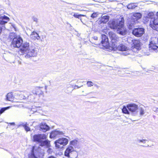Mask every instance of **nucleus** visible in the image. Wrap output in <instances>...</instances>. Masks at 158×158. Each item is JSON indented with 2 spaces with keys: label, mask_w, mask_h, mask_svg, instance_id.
<instances>
[{
  "label": "nucleus",
  "mask_w": 158,
  "mask_h": 158,
  "mask_svg": "<svg viewBox=\"0 0 158 158\" xmlns=\"http://www.w3.org/2000/svg\"><path fill=\"white\" fill-rule=\"evenodd\" d=\"M33 20L35 22H37L38 21V19L37 18H34L33 19Z\"/></svg>",
  "instance_id": "a19ab883"
},
{
  "label": "nucleus",
  "mask_w": 158,
  "mask_h": 158,
  "mask_svg": "<svg viewBox=\"0 0 158 158\" xmlns=\"http://www.w3.org/2000/svg\"><path fill=\"white\" fill-rule=\"evenodd\" d=\"M48 158H56L53 156H50Z\"/></svg>",
  "instance_id": "c03bdc74"
},
{
  "label": "nucleus",
  "mask_w": 158,
  "mask_h": 158,
  "mask_svg": "<svg viewBox=\"0 0 158 158\" xmlns=\"http://www.w3.org/2000/svg\"><path fill=\"white\" fill-rule=\"evenodd\" d=\"M25 130L27 131H30V128L28 127L27 126L26 124H24L23 125Z\"/></svg>",
  "instance_id": "e433bc0d"
},
{
  "label": "nucleus",
  "mask_w": 158,
  "mask_h": 158,
  "mask_svg": "<svg viewBox=\"0 0 158 158\" xmlns=\"http://www.w3.org/2000/svg\"><path fill=\"white\" fill-rule=\"evenodd\" d=\"M42 88L36 87L33 90V93L36 95H41L43 94V92L42 90Z\"/></svg>",
  "instance_id": "4be33fe9"
},
{
  "label": "nucleus",
  "mask_w": 158,
  "mask_h": 158,
  "mask_svg": "<svg viewBox=\"0 0 158 158\" xmlns=\"http://www.w3.org/2000/svg\"><path fill=\"white\" fill-rule=\"evenodd\" d=\"M122 110L124 114H130L129 112L127 109V107L125 106L123 107V109H122Z\"/></svg>",
  "instance_id": "7c9ffc66"
},
{
  "label": "nucleus",
  "mask_w": 158,
  "mask_h": 158,
  "mask_svg": "<svg viewBox=\"0 0 158 158\" xmlns=\"http://www.w3.org/2000/svg\"><path fill=\"white\" fill-rule=\"evenodd\" d=\"M95 86L97 88H98L99 87V86H98V85H95Z\"/></svg>",
  "instance_id": "49530a36"
},
{
  "label": "nucleus",
  "mask_w": 158,
  "mask_h": 158,
  "mask_svg": "<svg viewBox=\"0 0 158 158\" xmlns=\"http://www.w3.org/2000/svg\"><path fill=\"white\" fill-rule=\"evenodd\" d=\"M40 130L44 132H46L49 130L50 129L49 127L44 123H41L40 125Z\"/></svg>",
  "instance_id": "2eb2a0df"
},
{
  "label": "nucleus",
  "mask_w": 158,
  "mask_h": 158,
  "mask_svg": "<svg viewBox=\"0 0 158 158\" xmlns=\"http://www.w3.org/2000/svg\"><path fill=\"white\" fill-rule=\"evenodd\" d=\"M150 26L153 29L158 31V19L155 17L151 18Z\"/></svg>",
  "instance_id": "1a4fd4ad"
},
{
  "label": "nucleus",
  "mask_w": 158,
  "mask_h": 158,
  "mask_svg": "<svg viewBox=\"0 0 158 158\" xmlns=\"http://www.w3.org/2000/svg\"><path fill=\"white\" fill-rule=\"evenodd\" d=\"M142 17V14L138 12H136L133 14L131 17L132 20H133L134 22H136L137 20L140 19Z\"/></svg>",
  "instance_id": "f3484780"
},
{
  "label": "nucleus",
  "mask_w": 158,
  "mask_h": 158,
  "mask_svg": "<svg viewBox=\"0 0 158 158\" xmlns=\"http://www.w3.org/2000/svg\"><path fill=\"white\" fill-rule=\"evenodd\" d=\"M3 10H0V24L5 25L10 20L9 17L3 14Z\"/></svg>",
  "instance_id": "9d476101"
},
{
  "label": "nucleus",
  "mask_w": 158,
  "mask_h": 158,
  "mask_svg": "<svg viewBox=\"0 0 158 158\" xmlns=\"http://www.w3.org/2000/svg\"><path fill=\"white\" fill-rule=\"evenodd\" d=\"M47 138L45 134H39L34 135L32 139L34 142L40 143V146L49 148L50 146V142L48 140H46Z\"/></svg>",
  "instance_id": "f03ea898"
},
{
  "label": "nucleus",
  "mask_w": 158,
  "mask_h": 158,
  "mask_svg": "<svg viewBox=\"0 0 158 158\" xmlns=\"http://www.w3.org/2000/svg\"><path fill=\"white\" fill-rule=\"evenodd\" d=\"M112 50L114 51H116L118 50L122 51H126L127 50V48L124 45L120 44L117 46V45L114 43V45H112Z\"/></svg>",
  "instance_id": "9b49d317"
},
{
  "label": "nucleus",
  "mask_w": 158,
  "mask_h": 158,
  "mask_svg": "<svg viewBox=\"0 0 158 158\" xmlns=\"http://www.w3.org/2000/svg\"><path fill=\"white\" fill-rule=\"evenodd\" d=\"M127 107L129 111L132 113H136L138 109V106L135 103H131L127 105Z\"/></svg>",
  "instance_id": "f8f14e48"
},
{
  "label": "nucleus",
  "mask_w": 158,
  "mask_h": 158,
  "mask_svg": "<svg viewBox=\"0 0 158 158\" xmlns=\"http://www.w3.org/2000/svg\"><path fill=\"white\" fill-rule=\"evenodd\" d=\"M137 3H131L127 6V8L129 9H133L137 7Z\"/></svg>",
  "instance_id": "393cba45"
},
{
  "label": "nucleus",
  "mask_w": 158,
  "mask_h": 158,
  "mask_svg": "<svg viewBox=\"0 0 158 158\" xmlns=\"http://www.w3.org/2000/svg\"><path fill=\"white\" fill-rule=\"evenodd\" d=\"M136 22H134V21H132V22H128L127 26L129 29H131L134 27V25Z\"/></svg>",
  "instance_id": "cd10ccee"
},
{
  "label": "nucleus",
  "mask_w": 158,
  "mask_h": 158,
  "mask_svg": "<svg viewBox=\"0 0 158 158\" xmlns=\"http://www.w3.org/2000/svg\"><path fill=\"white\" fill-rule=\"evenodd\" d=\"M63 134V132L58 130H56L52 131L51 133L50 137V138H54L58 137L60 135Z\"/></svg>",
  "instance_id": "dca6fc26"
},
{
  "label": "nucleus",
  "mask_w": 158,
  "mask_h": 158,
  "mask_svg": "<svg viewBox=\"0 0 158 158\" xmlns=\"http://www.w3.org/2000/svg\"><path fill=\"white\" fill-rule=\"evenodd\" d=\"M82 93H84V91H83V90L82 91Z\"/></svg>",
  "instance_id": "09e8293b"
},
{
  "label": "nucleus",
  "mask_w": 158,
  "mask_h": 158,
  "mask_svg": "<svg viewBox=\"0 0 158 158\" xmlns=\"http://www.w3.org/2000/svg\"><path fill=\"white\" fill-rule=\"evenodd\" d=\"M64 155L67 157L71 156L72 158H76L78 155L75 148L69 145L65 151Z\"/></svg>",
  "instance_id": "39448f33"
},
{
  "label": "nucleus",
  "mask_w": 158,
  "mask_h": 158,
  "mask_svg": "<svg viewBox=\"0 0 158 158\" xmlns=\"http://www.w3.org/2000/svg\"><path fill=\"white\" fill-rule=\"evenodd\" d=\"M86 15H83L81 14H77L76 13H74L73 16L76 18L79 19L80 17L81 16H85Z\"/></svg>",
  "instance_id": "72a5a7b5"
},
{
  "label": "nucleus",
  "mask_w": 158,
  "mask_h": 158,
  "mask_svg": "<svg viewBox=\"0 0 158 158\" xmlns=\"http://www.w3.org/2000/svg\"><path fill=\"white\" fill-rule=\"evenodd\" d=\"M40 148L39 147L34 146L30 154H29V158H43L44 156L43 152H40Z\"/></svg>",
  "instance_id": "7ed1b4c3"
},
{
  "label": "nucleus",
  "mask_w": 158,
  "mask_h": 158,
  "mask_svg": "<svg viewBox=\"0 0 158 158\" xmlns=\"http://www.w3.org/2000/svg\"><path fill=\"white\" fill-rule=\"evenodd\" d=\"M31 38L33 40L37 39L39 40L40 39V37L38 33L35 31H33L30 35Z\"/></svg>",
  "instance_id": "5701e85b"
},
{
  "label": "nucleus",
  "mask_w": 158,
  "mask_h": 158,
  "mask_svg": "<svg viewBox=\"0 0 158 158\" xmlns=\"http://www.w3.org/2000/svg\"><path fill=\"white\" fill-rule=\"evenodd\" d=\"M147 13L145 14L144 15L145 17L150 18V19H151V18H152V17L154 16V14L153 12H150L149 13L147 12Z\"/></svg>",
  "instance_id": "c85d7f7f"
},
{
  "label": "nucleus",
  "mask_w": 158,
  "mask_h": 158,
  "mask_svg": "<svg viewBox=\"0 0 158 158\" xmlns=\"http://www.w3.org/2000/svg\"><path fill=\"white\" fill-rule=\"evenodd\" d=\"M99 15L98 12H94L91 15V17L93 19L97 17Z\"/></svg>",
  "instance_id": "473e14b6"
},
{
  "label": "nucleus",
  "mask_w": 158,
  "mask_h": 158,
  "mask_svg": "<svg viewBox=\"0 0 158 158\" xmlns=\"http://www.w3.org/2000/svg\"><path fill=\"white\" fill-rule=\"evenodd\" d=\"M150 50H153L156 52L158 51V47L156 45L155 42L151 41L150 42L149 44Z\"/></svg>",
  "instance_id": "aec40b11"
},
{
  "label": "nucleus",
  "mask_w": 158,
  "mask_h": 158,
  "mask_svg": "<svg viewBox=\"0 0 158 158\" xmlns=\"http://www.w3.org/2000/svg\"><path fill=\"white\" fill-rule=\"evenodd\" d=\"M30 45L27 42L24 43L22 46V48L21 49V50L22 52L25 53L29 49Z\"/></svg>",
  "instance_id": "6ab92c4d"
},
{
  "label": "nucleus",
  "mask_w": 158,
  "mask_h": 158,
  "mask_svg": "<svg viewBox=\"0 0 158 158\" xmlns=\"http://www.w3.org/2000/svg\"><path fill=\"white\" fill-rule=\"evenodd\" d=\"M93 38L95 40H98V37L96 36H94Z\"/></svg>",
  "instance_id": "ea45409f"
},
{
  "label": "nucleus",
  "mask_w": 158,
  "mask_h": 158,
  "mask_svg": "<svg viewBox=\"0 0 158 158\" xmlns=\"http://www.w3.org/2000/svg\"><path fill=\"white\" fill-rule=\"evenodd\" d=\"M78 142L76 140H74L71 141L69 144V145L73 147L74 148H77L78 146Z\"/></svg>",
  "instance_id": "b1692460"
},
{
  "label": "nucleus",
  "mask_w": 158,
  "mask_h": 158,
  "mask_svg": "<svg viewBox=\"0 0 158 158\" xmlns=\"http://www.w3.org/2000/svg\"><path fill=\"white\" fill-rule=\"evenodd\" d=\"M68 141L67 139L62 138L55 141V143L56 147L58 148H62L63 146L67 144Z\"/></svg>",
  "instance_id": "0eeeda50"
},
{
  "label": "nucleus",
  "mask_w": 158,
  "mask_h": 158,
  "mask_svg": "<svg viewBox=\"0 0 158 158\" xmlns=\"http://www.w3.org/2000/svg\"><path fill=\"white\" fill-rule=\"evenodd\" d=\"M137 141L138 143H141L143 144H144L146 143H148V141L147 139H138Z\"/></svg>",
  "instance_id": "bb28decb"
},
{
  "label": "nucleus",
  "mask_w": 158,
  "mask_h": 158,
  "mask_svg": "<svg viewBox=\"0 0 158 158\" xmlns=\"http://www.w3.org/2000/svg\"><path fill=\"white\" fill-rule=\"evenodd\" d=\"M134 46V49H136L137 50H139L140 49V47L141 45V43L139 40H134L132 41Z\"/></svg>",
  "instance_id": "412c9836"
},
{
  "label": "nucleus",
  "mask_w": 158,
  "mask_h": 158,
  "mask_svg": "<svg viewBox=\"0 0 158 158\" xmlns=\"http://www.w3.org/2000/svg\"><path fill=\"white\" fill-rule=\"evenodd\" d=\"M102 40L100 43H99L96 44L97 45H100V44H102L103 46L105 47L108 44V39L106 36L105 35H102Z\"/></svg>",
  "instance_id": "ddd939ff"
},
{
  "label": "nucleus",
  "mask_w": 158,
  "mask_h": 158,
  "mask_svg": "<svg viewBox=\"0 0 158 158\" xmlns=\"http://www.w3.org/2000/svg\"><path fill=\"white\" fill-rule=\"evenodd\" d=\"M6 99L9 101H12L13 100L14 97L12 92L8 93L6 96Z\"/></svg>",
  "instance_id": "a878e982"
},
{
  "label": "nucleus",
  "mask_w": 158,
  "mask_h": 158,
  "mask_svg": "<svg viewBox=\"0 0 158 158\" xmlns=\"http://www.w3.org/2000/svg\"><path fill=\"white\" fill-rule=\"evenodd\" d=\"M87 85L88 87H91L94 85V83L91 81H88L87 82Z\"/></svg>",
  "instance_id": "c9c22d12"
},
{
  "label": "nucleus",
  "mask_w": 158,
  "mask_h": 158,
  "mask_svg": "<svg viewBox=\"0 0 158 158\" xmlns=\"http://www.w3.org/2000/svg\"><path fill=\"white\" fill-rule=\"evenodd\" d=\"M75 87H77V88H79L80 87H79V86H78L77 85H75Z\"/></svg>",
  "instance_id": "de8ad7c7"
},
{
  "label": "nucleus",
  "mask_w": 158,
  "mask_h": 158,
  "mask_svg": "<svg viewBox=\"0 0 158 158\" xmlns=\"http://www.w3.org/2000/svg\"><path fill=\"white\" fill-rule=\"evenodd\" d=\"M41 40L42 42H43L45 44L47 43V40L46 39V36L45 35L42 36Z\"/></svg>",
  "instance_id": "2f4dec72"
},
{
  "label": "nucleus",
  "mask_w": 158,
  "mask_h": 158,
  "mask_svg": "<svg viewBox=\"0 0 158 158\" xmlns=\"http://www.w3.org/2000/svg\"><path fill=\"white\" fill-rule=\"evenodd\" d=\"M25 53L26 54L25 56V57L26 58L35 56L37 53V48L34 45H30L29 49Z\"/></svg>",
  "instance_id": "423d86ee"
},
{
  "label": "nucleus",
  "mask_w": 158,
  "mask_h": 158,
  "mask_svg": "<svg viewBox=\"0 0 158 158\" xmlns=\"http://www.w3.org/2000/svg\"><path fill=\"white\" fill-rule=\"evenodd\" d=\"M89 94V93H85L84 94H83L82 95H84V96H86L87 95H88V94Z\"/></svg>",
  "instance_id": "79ce46f5"
},
{
  "label": "nucleus",
  "mask_w": 158,
  "mask_h": 158,
  "mask_svg": "<svg viewBox=\"0 0 158 158\" xmlns=\"http://www.w3.org/2000/svg\"><path fill=\"white\" fill-rule=\"evenodd\" d=\"M144 33V29L143 28H137L134 29L132 31V34L137 37L141 36Z\"/></svg>",
  "instance_id": "6e6552de"
},
{
  "label": "nucleus",
  "mask_w": 158,
  "mask_h": 158,
  "mask_svg": "<svg viewBox=\"0 0 158 158\" xmlns=\"http://www.w3.org/2000/svg\"><path fill=\"white\" fill-rule=\"evenodd\" d=\"M139 110H140V114L141 115H143L145 113L142 107H140L139 108Z\"/></svg>",
  "instance_id": "f704fd0d"
},
{
  "label": "nucleus",
  "mask_w": 158,
  "mask_h": 158,
  "mask_svg": "<svg viewBox=\"0 0 158 158\" xmlns=\"http://www.w3.org/2000/svg\"><path fill=\"white\" fill-rule=\"evenodd\" d=\"M10 36L11 39H13L11 46L14 47H20L23 42L22 39L19 36H16L15 34L12 33L10 34Z\"/></svg>",
  "instance_id": "20e7f679"
},
{
  "label": "nucleus",
  "mask_w": 158,
  "mask_h": 158,
  "mask_svg": "<svg viewBox=\"0 0 158 158\" xmlns=\"http://www.w3.org/2000/svg\"><path fill=\"white\" fill-rule=\"evenodd\" d=\"M81 22H82V20H81Z\"/></svg>",
  "instance_id": "8fccbe9b"
},
{
  "label": "nucleus",
  "mask_w": 158,
  "mask_h": 158,
  "mask_svg": "<svg viewBox=\"0 0 158 158\" xmlns=\"http://www.w3.org/2000/svg\"><path fill=\"white\" fill-rule=\"evenodd\" d=\"M47 151L48 153H51L52 152V149L51 148H48Z\"/></svg>",
  "instance_id": "4c0bfd02"
},
{
  "label": "nucleus",
  "mask_w": 158,
  "mask_h": 158,
  "mask_svg": "<svg viewBox=\"0 0 158 158\" xmlns=\"http://www.w3.org/2000/svg\"><path fill=\"white\" fill-rule=\"evenodd\" d=\"M142 146H144V145H142Z\"/></svg>",
  "instance_id": "3c124183"
},
{
  "label": "nucleus",
  "mask_w": 158,
  "mask_h": 158,
  "mask_svg": "<svg viewBox=\"0 0 158 158\" xmlns=\"http://www.w3.org/2000/svg\"><path fill=\"white\" fill-rule=\"evenodd\" d=\"M9 124H10V125H15V123H10Z\"/></svg>",
  "instance_id": "37998d69"
},
{
  "label": "nucleus",
  "mask_w": 158,
  "mask_h": 158,
  "mask_svg": "<svg viewBox=\"0 0 158 158\" xmlns=\"http://www.w3.org/2000/svg\"><path fill=\"white\" fill-rule=\"evenodd\" d=\"M109 19V17L108 16L105 15L102 16L98 19V23L99 24L106 23L108 21Z\"/></svg>",
  "instance_id": "a211bd4d"
},
{
  "label": "nucleus",
  "mask_w": 158,
  "mask_h": 158,
  "mask_svg": "<svg viewBox=\"0 0 158 158\" xmlns=\"http://www.w3.org/2000/svg\"><path fill=\"white\" fill-rule=\"evenodd\" d=\"M123 55L124 56H127L128 55H129V53H128V52H123Z\"/></svg>",
  "instance_id": "58836bf2"
},
{
  "label": "nucleus",
  "mask_w": 158,
  "mask_h": 158,
  "mask_svg": "<svg viewBox=\"0 0 158 158\" xmlns=\"http://www.w3.org/2000/svg\"><path fill=\"white\" fill-rule=\"evenodd\" d=\"M15 98L16 99H20V98H19V97H15Z\"/></svg>",
  "instance_id": "a18cd8bd"
},
{
  "label": "nucleus",
  "mask_w": 158,
  "mask_h": 158,
  "mask_svg": "<svg viewBox=\"0 0 158 158\" xmlns=\"http://www.w3.org/2000/svg\"><path fill=\"white\" fill-rule=\"evenodd\" d=\"M109 35L110 37L111 40V41L112 43V45H114V44L119 40V38L116 36V35L112 32H109Z\"/></svg>",
  "instance_id": "4468645a"
},
{
  "label": "nucleus",
  "mask_w": 158,
  "mask_h": 158,
  "mask_svg": "<svg viewBox=\"0 0 158 158\" xmlns=\"http://www.w3.org/2000/svg\"><path fill=\"white\" fill-rule=\"evenodd\" d=\"M124 20L123 17H121L116 20L110 21L108 25L112 29H117L118 33L122 35H124L126 33V30L124 27Z\"/></svg>",
  "instance_id": "f257e3e1"
},
{
  "label": "nucleus",
  "mask_w": 158,
  "mask_h": 158,
  "mask_svg": "<svg viewBox=\"0 0 158 158\" xmlns=\"http://www.w3.org/2000/svg\"><path fill=\"white\" fill-rule=\"evenodd\" d=\"M10 108V106L6 107H3L0 110V115H1L2 113H3L5 110H7L9 109Z\"/></svg>",
  "instance_id": "c756f323"
}]
</instances>
